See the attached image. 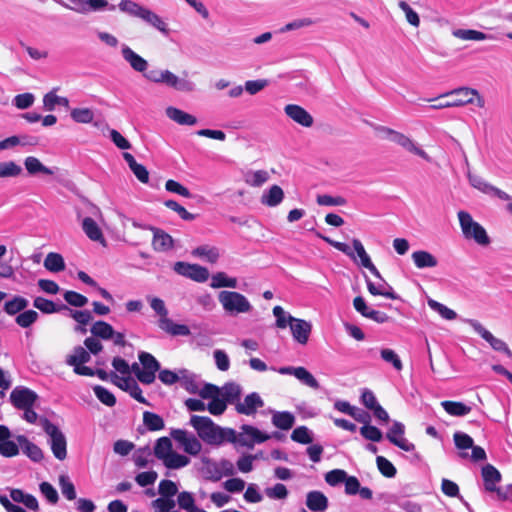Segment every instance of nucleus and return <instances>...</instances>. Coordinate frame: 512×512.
I'll list each match as a JSON object with an SVG mask.
<instances>
[{"instance_id":"f257e3e1","label":"nucleus","mask_w":512,"mask_h":512,"mask_svg":"<svg viewBox=\"0 0 512 512\" xmlns=\"http://www.w3.org/2000/svg\"><path fill=\"white\" fill-rule=\"evenodd\" d=\"M189 424L196 430L198 437L209 445L234 443L235 430L223 428L207 416L192 415Z\"/></svg>"},{"instance_id":"f03ea898","label":"nucleus","mask_w":512,"mask_h":512,"mask_svg":"<svg viewBox=\"0 0 512 512\" xmlns=\"http://www.w3.org/2000/svg\"><path fill=\"white\" fill-rule=\"evenodd\" d=\"M118 8L121 12L129 16L141 19L162 34L166 36L169 34L167 23L149 8L144 7L133 0H121L118 4Z\"/></svg>"},{"instance_id":"7ed1b4c3","label":"nucleus","mask_w":512,"mask_h":512,"mask_svg":"<svg viewBox=\"0 0 512 512\" xmlns=\"http://www.w3.org/2000/svg\"><path fill=\"white\" fill-rule=\"evenodd\" d=\"M458 95L460 98L454 99L453 102H440L438 104H433L430 106L431 109L439 110L450 107H462L467 104H473L476 102L477 106L483 108L485 106L484 98L479 94L478 90L470 88V87H459L455 88L451 91H448L439 97L435 98L437 100L442 97ZM433 99H427V101H432Z\"/></svg>"},{"instance_id":"20e7f679","label":"nucleus","mask_w":512,"mask_h":512,"mask_svg":"<svg viewBox=\"0 0 512 512\" xmlns=\"http://www.w3.org/2000/svg\"><path fill=\"white\" fill-rule=\"evenodd\" d=\"M218 301L223 310L229 315L249 313L253 309L250 301L243 294L236 291H220Z\"/></svg>"},{"instance_id":"39448f33","label":"nucleus","mask_w":512,"mask_h":512,"mask_svg":"<svg viewBox=\"0 0 512 512\" xmlns=\"http://www.w3.org/2000/svg\"><path fill=\"white\" fill-rule=\"evenodd\" d=\"M458 219L465 238L473 239L476 243L482 246H487L490 244V238L487 235L484 227L481 226L478 222L474 221L468 212L459 211Z\"/></svg>"},{"instance_id":"423d86ee","label":"nucleus","mask_w":512,"mask_h":512,"mask_svg":"<svg viewBox=\"0 0 512 512\" xmlns=\"http://www.w3.org/2000/svg\"><path fill=\"white\" fill-rule=\"evenodd\" d=\"M40 425L45 433L50 437V445L53 455L58 460H64L67 456V442L65 435L55 424L45 417L40 418Z\"/></svg>"},{"instance_id":"0eeeda50","label":"nucleus","mask_w":512,"mask_h":512,"mask_svg":"<svg viewBox=\"0 0 512 512\" xmlns=\"http://www.w3.org/2000/svg\"><path fill=\"white\" fill-rule=\"evenodd\" d=\"M378 130L383 134L385 138L403 147L407 151L421 157L428 162L431 160L429 155L422 148L418 147L414 141L405 134L384 126L379 127Z\"/></svg>"},{"instance_id":"6e6552de","label":"nucleus","mask_w":512,"mask_h":512,"mask_svg":"<svg viewBox=\"0 0 512 512\" xmlns=\"http://www.w3.org/2000/svg\"><path fill=\"white\" fill-rule=\"evenodd\" d=\"M270 439L268 434L261 432L258 428L244 424L241 426V432L235 431V439L233 444H239L240 446L253 448L254 445L263 443Z\"/></svg>"},{"instance_id":"1a4fd4ad","label":"nucleus","mask_w":512,"mask_h":512,"mask_svg":"<svg viewBox=\"0 0 512 512\" xmlns=\"http://www.w3.org/2000/svg\"><path fill=\"white\" fill-rule=\"evenodd\" d=\"M465 322L470 325L473 330L487 341L491 348L497 352L504 353L508 358H512V351L508 345L501 339L496 338L488 331L479 321L475 319H466Z\"/></svg>"},{"instance_id":"9d476101","label":"nucleus","mask_w":512,"mask_h":512,"mask_svg":"<svg viewBox=\"0 0 512 512\" xmlns=\"http://www.w3.org/2000/svg\"><path fill=\"white\" fill-rule=\"evenodd\" d=\"M138 358L143 369L139 381L145 385L152 384L155 381L156 372L160 370L159 361L152 354L144 351L139 352Z\"/></svg>"},{"instance_id":"9b49d317","label":"nucleus","mask_w":512,"mask_h":512,"mask_svg":"<svg viewBox=\"0 0 512 512\" xmlns=\"http://www.w3.org/2000/svg\"><path fill=\"white\" fill-rule=\"evenodd\" d=\"M173 269L177 274L199 283H203L209 278L208 269L198 264L178 261L174 264Z\"/></svg>"},{"instance_id":"f8f14e48","label":"nucleus","mask_w":512,"mask_h":512,"mask_svg":"<svg viewBox=\"0 0 512 512\" xmlns=\"http://www.w3.org/2000/svg\"><path fill=\"white\" fill-rule=\"evenodd\" d=\"M171 437L178 442L183 450L193 456L201 452L202 444L197 437L183 429H172L170 432Z\"/></svg>"},{"instance_id":"ddd939ff","label":"nucleus","mask_w":512,"mask_h":512,"mask_svg":"<svg viewBox=\"0 0 512 512\" xmlns=\"http://www.w3.org/2000/svg\"><path fill=\"white\" fill-rule=\"evenodd\" d=\"M37 399L38 395L34 391L26 387H16L10 393L11 404L16 409L19 410L29 408L30 406H34Z\"/></svg>"},{"instance_id":"4468645a","label":"nucleus","mask_w":512,"mask_h":512,"mask_svg":"<svg viewBox=\"0 0 512 512\" xmlns=\"http://www.w3.org/2000/svg\"><path fill=\"white\" fill-rule=\"evenodd\" d=\"M405 426L403 423L394 421L388 432L386 438L390 443L397 446L398 448L411 452L415 450V445L409 442L405 437Z\"/></svg>"},{"instance_id":"2eb2a0df","label":"nucleus","mask_w":512,"mask_h":512,"mask_svg":"<svg viewBox=\"0 0 512 512\" xmlns=\"http://www.w3.org/2000/svg\"><path fill=\"white\" fill-rule=\"evenodd\" d=\"M289 326L292 336L299 344L305 345L309 340L312 331L310 322L288 315Z\"/></svg>"},{"instance_id":"dca6fc26","label":"nucleus","mask_w":512,"mask_h":512,"mask_svg":"<svg viewBox=\"0 0 512 512\" xmlns=\"http://www.w3.org/2000/svg\"><path fill=\"white\" fill-rule=\"evenodd\" d=\"M111 377L113 383H115L122 390L128 392L132 398L142 404L150 405L146 398L143 397L142 390L134 379L130 377L119 378L114 372H111Z\"/></svg>"},{"instance_id":"f3484780","label":"nucleus","mask_w":512,"mask_h":512,"mask_svg":"<svg viewBox=\"0 0 512 512\" xmlns=\"http://www.w3.org/2000/svg\"><path fill=\"white\" fill-rule=\"evenodd\" d=\"M264 406V401L257 392H252L245 396L243 401H238L235 410L238 414L251 416L254 415L259 408Z\"/></svg>"},{"instance_id":"a211bd4d","label":"nucleus","mask_w":512,"mask_h":512,"mask_svg":"<svg viewBox=\"0 0 512 512\" xmlns=\"http://www.w3.org/2000/svg\"><path fill=\"white\" fill-rule=\"evenodd\" d=\"M284 111L289 118L303 127H311L314 123L312 115L299 105L288 104Z\"/></svg>"},{"instance_id":"6ab92c4d","label":"nucleus","mask_w":512,"mask_h":512,"mask_svg":"<svg viewBox=\"0 0 512 512\" xmlns=\"http://www.w3.org/2000/svg\"><path fill=\"white\" fill-rule=\"evenodd\" d=\"M123 59L131 66V68L139 73H145L148 68V62L134 52L128 45L123 44L121 47Z\"/></svg>"},{"instance_id":"aec40b11","label":"nucleus","mask_w":512,"mask_h":512,"mask_svg":"<svg viewBox=\"0 0 512 512\" xmlns=\"http://www.w3.org/2000/svg\"><path fill=\"white\" fill-rule=\"evenodd\" d=\"M148 228L153 231L154 234L152 246L155 251L166 252L173 248L174 240L168 233L152 226H149Z\"/></svg>"},{"instance_id":"412c9836","label":"nucleus","mask_w":512,"mask_h":512,"mask_svg":"<svg viewBox=\"0 0 512 512\" xmlns=\"http://www.w3.org/2000/svg\"><path fill=\"white\" fill-rule=\"evenodd\" d=\"M306 506L312 512H324L328 508V498L321 491H310L306 495Z\"/></svg>"},{"instance_id":"4be33fe9","label":"nucleus","mask_w":512,"mask_h":512,"mask_svg":"<svg viewBox=\"0 0 512 512\" xmlns=\"http://www.w3.org/2000/svg\"><path fill=\"white\" fill-rule=\"evenodd\" d=\"M353 247L355 252L357 253L360 264L364 268L368 269L375 277L382 279L380 272L376 268V266L372 263L370 256L367 254V252L364 249L363 244L359 239H353L352 241Z\"/></svg>"},{"instance_id":"5701e85b","label":"nucleus","mask_w":512,"mask_h":512,"mask_svg":"<svg viewBox=\"0 0 512 512\" xmlns=\"http://www.w3.org/2000/svg\"><path fill=\"white\" fill-rule=\"evenodd\" d=\"M481 474L485 490L488 492L496 490L497 484L501 481L500 472L493 465L486 464L482 467Z\"/></svg>"},{"instance_id":"b1692460","label":"nucleus","mask_w":512,"mask_h":512,"mask_svg":"<svg viewBox=\"0 0 512 512\" xmlns=\"http://www.w3.org/2000/svg\"><path fill=\"white\" fill-rule=\"evenodd\" d=\"M17 441L21 446L22 452L34 462H40L44 455L40 447L28 440L24 435H19Z\"/></svg>"},{"instance_id":"393cba45","label":"nucleus","mask_w":512,"mask_h":512,"mask_svg":"<svg viewBox=\"0 0 512 512\" xmlns=\"http://www.w3.org/2000/svg\"><path fill=\"white\" fill-rule=\"evenodd\" d=\"M411 258L418 269L434 268L438 265L437 258L428 251L418 250L412 253Z\"/></svg>"},{"instance_id":"a878e982","label":"nucleus","mask_w":512,"mask_h":512,"mask_svg":"<svg viewBox=\"0 0 512 512\" xmlns=\"http://www.w3.org/2000/svg\"><path fill=\"white\" fill-rule=\"evenodd\" d=\"M158 326L171 336H189L191 334L187 325L174 323L170 318L167 320H158Z\"/></svg>"},{"instance_id":"bb28decb","label":"nucleus","mask_w":512,"mask_h":512,"mask_svg":"<svg viewBox=\"0 0 512 512\" xmlns=\"http://www.w3.org/2000/svg\"><path fill=\"white\" fill-rule=\"evenodd\" d=\"M166 115L179 125L193 126L197 123L195 116L175 107H168Z\"/></svg>"},{"instance_id":"cd10ccee","label":"nucleus","mask_w":512,"mask_h":512,"mask_svg":"<svg viewBox=\"0 0 512 512\" xmlns=\"http://www.w3.org/2000/svg\"><path fill=\"white\" fill-rule=\"evenodd\" d=\"M242 394V388L235 382H228L220 388V396L228 403L234 404L239 401Z\"/></svg>"},{"instance_id":"c85d7f7f","label":"nucleus","mask_w":512,"mask_h":512,"mask_svg":"<svg viewBox=\"0 0 512 512\" xmlns=\"http://www.w3.org/2000/svg\"><path fill=\"white\" fill-rule=\"evenodd\" d=\"M82 229L86 236L96 242L104 243L105 239L98 224L90 217H85L82 220Z\"/></svg>"},{"instance_id":"c756f323","label":"nucleus","mask_w":512,"mask_h":512,"mask_svg":"<svg viewBox=\"0 0 512 512\" xmlns=\"http://www.w3.org/2000/svg\"><path fill=\"white\" fill-rule=\"evenodd\" d=\"M283 198L284 192L282 188L278 185H273L262 194L261 203L269 207H275L282 202Z\"/></svg>"},{"instance_id":"7c9ffc66","label":"nucleus","mask_w":512,"mask_h":512,"mask_svg":"<svg viewBox=\"0 0 512 512\" xmlns=\"http://www.w3.org/2000/svg\"><path fill=\"white\" fill-rule=\"evenodd\" d=\"M443 409L451 416L462 417L470 413L471 407L457 401L445 400L441 402Z\"/></svg>"},{"instance_id":"2f4dec72","label":"nucleus","mask_w":512,"mask_h":512,"mask_svg":"<svg viewBox=\"0 0 512 512\" xmlns=\"http://www.w3.org/2000/svg\"><path fill=\"white\" fill-rule=\"evenodd\" d=\"M33 306L45 314L58 313L64 309H68V306L64 304L57 305L53 301L43 297H36L33 301Z\"/></svg>"},{"instance_id":"473e14b6","label":"nucleus","mask_w":512,"mask_h":512,"mask_svg":"<svg viewBox=\"0 0 512 512\" xmlns=\"http://www.w3.org/2000/svg\"><path fill=\"white\" fill-rule=\"evenodd\" d=\"M191 253L194 257L204 258L210 263H216L220 257L219 249L209 245L198 246Z\"/></svg>"},{"instance_id":"72a5a7b5","label":"nucleus","mask_w":512,"mask_h":512,"mask_svg":"<svg viewBox=\"0 0 512 512\" xmlns=\"http://www.w3.org/2000/svg\"><path fill=\"white\" fill-rule=\"evenodd\" d=\"M295 422V417L288 411L274 412L272 415V424L282 430H289Z\"/></svg>"},{"instance_id":"f704fd0d","label":"nucleus","mask_w":512,"mask_h":512,"mask_svg":"<svg viewBox=\"0 0 512 512\" xmlns=\"http://www.w3.org/2000/svg\"><path fill=\"white\" fill-rule=\"evenodd\" d=\"M90 332L93 336L102 340H110L114 336L113 327L105 321H96L92 325Z\"/></svg>"},{"instance_id":"c9c22d12","label":"nucleus","mask_w":512,"mask_h":512,"mask_svg":"<svg viewBox=\"0 0 512 512\" xmlns=\"http://www.w3.org/2000/svg\"><path fill=\"white\" fill-rule=\"evenodd\" d=\"M269 180V173L265 170L247 171L244 174V181L252 187H260Z\"/></svg>"},{"instance_id":"e433bc0d","label":"nucleus","mask_w":512,"mask_h":512,"mask_svg":"<svg viewBox=\"0 0 512 512\" xmlns=\"http://www.w3.org/2000/svg\"><path fill=\"white\" fill-rule=\"evenodd\" d=\"M69 1L75 5V7L69 6V9H73L78 12L86 11L84 5H88L89 9L93 10V11L102 10L108 6L107 0H69Z\"/></svg>"},{"instance_id":"4c0bfd02","label":"nucleus","mask_w":512,"mask_h":512,"mask_svg":"<svg viewBox=\"0 0 512 512\" xmlns=\"http://www.w3.org/2000/svg\"><path fill=\"white\" fill-rule=\"evenodd\" d=\"M90 359V353L82 346H77L74 348L73 354L67 356L66 363L70 366L77 367L81 364L89 362Z\"/></svg>"},{"instance_id":"58836bf2","label":"nucleus","mask_w":512,"mask_h":512,"mask_svg":"<svg viewBox=\"0 0 512 512\" xmlns=\"http://www.w3.org/2000/svg\"><path fill=\"white\" fill-rule=\"evenodd\" d=\"M56 105H61L68 108L69 100L66 97L56 95L55 90H52L44 95L43 106L46 111H53Z\"/></svg>"},{"instance_id":"ea45409f","label":"nucleus","mask_w":512,"mask_h":512,"mask_svg":"<svg viewBox=\"0 0 512 512\" xmlns=\"http://www.w3.org/2000/svg\"><path fill=\"white\" fill-rule=\"evenodd\" d=\"M44 267L50 272H60L65 269V262L61 254L50 252L44 260Z\"/></svg>"},{"instance_id":"a19ab883","label":"nucleus","mask_w":512,"mask_h":512,"mask_svg":"<svg viewBox=\"0 0 512 512\" xmlns=\"http://www.w3.org/2000/svg\"><path fill=\"white\" fill-rule=\"evenodd\" d=\"M237 284L236 278L228 277L224 272H217L212 275L210 286L214 289L222 287L236 288Z\"/></svg>"},{"instance_id":"79ce46f5","label":"nucleus","mask_w":512,"mask_h":512,"mask_svg":"<svg viewBox=\"0 0 512 512\" xmlns=\"http://www.w3.org/2000/svg\"><path fill=\"white\" fill-rule=\"evenodd\" d=\"M25 168L27 172L31 175H35L38 173H43L47 175H52L53 171L43 165L40 160L34 156H29L24 161Z\"/></svg>"},{"instance_id":"37998d69","label":"nucleus","mask_w":512,"mask_h":512,"mask_svg":"<svg viewBox=\"0 0 512 512\" xmlns=\"http://www.w3.org/2000/svg\"><path fill=\"white\" fill-rule=\"evenodd\" d=\"M36 143H37V141L34 137H29V136L19 137V136L14 135V136H10V137L0 141V151L13 148L19 144L34 145Z\"/></svg>"},{"instance_id":"c03bdc74","label":"nucleus","mask_w":512,"mask_h":512,"mask_svg":"<svg viewBox=\"0 0 512 512\" xmlns=\"http://www.w3.org/2000/svg\"><path fill=\"white\" fill-rule=\"evenodd\" d=\"M173 452L172 442L168 437H161L154 446V455L162 462Z\"/></svg>"},{"instance_id":"a18cd8bd","label":"nucleus","mask_w":512,"mask_h":512,"mask_svg":"<svg viewBox=\"0 0 512 512\" xmlns=\"http://www.w3.org/2000/svg\"><path fill=\"white\" fill-rule=\"evenodd\" d=\"M29 302L26 298L21 296H14L11 300L7 301L4 305V311L8 315L20 314L21 311L25 310Z\"/></svg>"},{"instance_id":"49530a36","label":"nucleus","mask_w":512,"mask_h":512,"mask_svg":"<svg viewBox=\"0 0 512 512\" xmlns=\"http://www.w3.org/2000/svg\"><path fill=\"white\" fill-rule=\"evenodd\" d=\"M143 423L149 431H159L164 428L163 418L153 412L145 411L143 413Z\"/></svg>"},{"instance_id":"de8ad7c7","label":"nucleus","mask_w":512,"mask_h":512,"mask_svg":"<svg viewBox=\"0 0 512 512\" xmlns=\"http://www.w3.org/2000/svg\"><path fill=\"white\" fill-rule=\"evenodd\" d=\"M190 463V459L177 452H172L164 461L163 464L168 469H180L187 466Z\"/></svg>"},{"instance_id":"09e8293b","label":"nucleus","mask_w":512,"mask_h":512,"mask_svg":"<svg viewBox=\"0 0 512 512\" xmlns=\"http://www.w3.org/2000/svg\"><path fill=\"white\" fill-rule=\"evenodd\" d=\"M70 117L76 123L88 124L94 120V112L90 108H74Z\"/></svg>"},{"instance_id":"8fccbe9b","label":"nucleus","mask_w":512,"mask_h":512,"mask_svg":"<svg viewBox=\"0 0 512 512\" xmlns=\"http://www.w3.org/2000/svg\"><path fill=\"white\" fill-rule=\"evenodd\" d=\"M180 383L182 387L192 394H197L199 390V385L196 381L195 375L189 373L186 369L180 370Z\"/></svg>"},{"instance_id":"3c124183","label":"nucleus","mask_w":512,"mask_h":512,"mask_svg":"<svg viewBox=\"0 0 512 512\" xmlns=\"http://www.w3.org/2000/svg\"><path fill=\"white\" fill-rule=\"evenodd\" d=\"M203 463V473L206 479L216 482L222 478L218 462L211 459H205L203 460Z\"/></svg>"},{"instance_id":"603ef678","label":"nucleus","mask_w":512,"mask_h":512,"mask_svg":"<svg viewBox=\"0 0 512 512\" xmlns=\"http://www.w3.org/2000/svg\"><path fill=\"white\" fill-rule=\"evenodd\" d=\"M22 173V167L14 161L0 162V178L17 177Z\"/></svg>"},{"instance_id":"864d4df0","label":"nucleus","mask_w":512,"mask_h":512,"mask_svg":"<svg viewBox=\"0 0 512 512\" xmlns=\"http://www.w3.org/2000/svg\"><path fill=\"white\" fill-rule=\"evenodd\" d=\"M453 35L461 40L481 41L487 38L485 33L472 29H457L453 31Z\"/></svg>"},{"instance_id":"5fc2aeb1","label":"nucleus","mask_w":512,"mask_h":512,"mask_svg":"<svg viewBox=\"0 0 512 512\" xmlns=\"http://www.w3.org/2000/svg\"><path fill=\"white\" fill-rule=\"evenodd\" d=\"M93 391L101 403H103L109 407H112L116 404L115 396L105 387L96 385L93 387Z\"/></svg>"},{"instance_id":"6e6d98bb","label":"nucleus","mask_w":512,"mask_h":512,"mask_svg":"<svg viewBox=\"0 0 512 512\" xmlns=\"http://www.w3.org/2000/svg\"><path fill=\"white\" fill-rule=\"evenodd\" d=\"M59 486L61 489L62 494L64 497L68 500H75L76 499V490L74 484L70 481L69 477L67 475H60L59 476Z\"/></svg>"},{"instance_id":"4d7b16f0","label":"nucleus","mask_w":512,"mask_h":512,"mask_svg":"<svg viewBox=\"0 0 512 512\" xmlns=\"http://www.w3.org/2000/svg\"><path fill=\"white\" fill-rule=\"evenodd\" d=\"M295 377L310 388L318 389L320 387L316 378L304 367H298Z\"/></svg>"},{"instance_id":"13d9d810","label":"nucleus","mask_w":512,"mask_h":512,"mask_svg":"<svg viewBox=\"0 0 512 512\" xmlns=\"http://www.w3.org/2000/svg\"><path fill=\"white\" fill-rule=\"evenodd\" d=\"M38 316L34 310H25L17 315L15 322L22 328H28L37 321Z\"/></svg>"},{"instance_id":"bf43d9fd","label":"nucleus","mask_w":512,"mask_h":512,"mask_svg":"<svg viewBox=\"0 0 512 512\" xmlns=\"http://www.w3.org/2000/svg\"><path fill=\"white\" fill-rule=\"evenodd\" d=\"M376 464L381 474L385 477L393 478L397 473L395 466L383 456L376 457Z\"/></svg>"},{"instance_id":"052dcab7","label":"nucleus","mask_w":512,"mask_h":512,"mask_svg":"<svg viewBox=\"0 0 512 512\" xmlns=\"http://www.w3.org/2000/svg\"><path fill=\"white\" fill-rule=\"evenodd\" d=\"M428 305L431 309L438 312L442 318L446 320H454L457 317V314L454 310L448 308L447 306L437 302L436 300L430 299L428 301Z\"/></svg>"},{"instance_id":"680f3d73","label":"nucleus","mask_w":512,"mask_h":512,"mask_svg":"<svg viewBox=\"0 0 512 512\" xmlns=\"http://www.w3.org/2000/svg\"><path fill=\"white\" fill-rule=\"evenodd\" d=\"M63 297L69 305L74 307H84L88 303L86 296L72 290L66 291Z\"/></svg>"},{"instance_id":"e2e57ef3","label":"nucleus","mask_w":512,"mask_h":512,"mask_svg":"<svg viewBox=\"0 0 512 512\" xmlns=\"http://www.w3.org/2000/svg\"><path fill=\"white\" fill-rule=\"evenodd\" d=\"M164 205L176 212L179 217L185 221H192L196 218V216L190 212H188L182 205H180L175 200H166Z\"/></svg>"},{"instance_id":"0e129e2a","label":"nucleus","mask_w":512,"mask_h":512,"mask_svg":"<svg viewBox=\"0 0 512 512\" xmlns=\"http://www.w3.org/2000/svg\"><path fill=\"white\" fill-rule=\"evenodd\" d=\"M360 434L367 440L373 441V442H380L383 438V434L381 430L375 426L372 425H363L360 428Z\"/></svg>"},{"instance_id":"69168bd1","label":"nucleus","mask_w":512,"mask_h":512,"mask_svg":"<svg viewBox=\"0 0 512 512\" xmlns=\"http://www.w3.org/2000/svg\"><path fill=\"white\" fill-rule=\"evenodd\" d=\"M151 308L160 317L159 320H167L169 317V311L166 308L164 301L158 297L148 298Z\"/></svg>"},{"instance_id":"338daca9","label":"nucleus","mask_w":512,"mask_h":512,"mask_svg":"<svg viewBox=\"0 0 512 512\" xmlns=\"http://www.w3.org/2000/svg\"><path fill=\"white\" fill-rule=\"evenodd\" d=\"M291 439L301 444H310L313 441L310 431L306 426L295 428L291 434Z\"/></svg>"},{"instance_id":"774afa93","label":"nucleus","mask_w":512,"mask_h":512,"mask_svg":"<svg viewBox=\"0 0 512 512\" xmlns=\"http://www.w3.org/2000/svg\"><path fill=\"white\" fill-rule=\"evenodd\" d=\"M227 404L228 403L221 396H216V398L211 399L207 404V410L212 415H222L227 408Z\"/></svg>"}]
</instances>
